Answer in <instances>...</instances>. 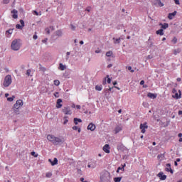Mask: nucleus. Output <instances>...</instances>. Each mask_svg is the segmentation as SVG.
Segmentation results:
<instances>
[{"mask_svg": "<svg viewBox=\"0 0 182 182\" xmlns=\"http://www.w3.org/2000/svg\"><path fill=\"white\" fill-rule=\"evenodd\" d=\"M47 139L49 140V141H51V143H53V144L55 146L63 144V143H65V139L56 137L53 135H48Z\"/></svg>", "mask_w": 182, "mask_h": 182, "instance_id": "f257e3e1", "label": "nucleus"}, {"mask_svg": "<svg viewBox=\"0 0 182 182\" xmlns=\"http://www.w3.org/2000/svg\"><path fill=\"white\" fill-rule=\"evenodd\" d=\"M21 39H14L11 44V49L14 51H18L21 49L22 46V43H21Z\"/></svg>", "mask_w": 182, "mask_h": 182, "instance_id": "f03ea898", "label": "nucleus"}, {"mask_svg": "<svg viewBox=\"0 0 182 182\" xmlns=\"http://www.w3.org/2000/svg\"><path fill=\"white\" fill-rule=\"evenodd\" d=\"M11 83H12V77L11 76V75H8L4 78L3 85L4 86V87H9Z\"/></svg>", "mask_w": 182, "mask_h": 182, "instance_id": "7ed1b4c3", "label": "nucleus"}, {"mask_svg": "<svg viewBox=\"0 0 182 182\" xmlns=\"http://www.w3.org/2000/svg\"><path fill=\"white\" fill-rule=\"evenodd\" d=\"M101 182H110V173L109 172H105L101 176Z\"/></svg>", "mask_w": 182, "mask_h": 182, "instance_id": "20e7f679", "label": "nucleus"}, {"mask_svg": "<svg viewBox=\"0 0 182 182\" xmlns=\"http://www.w3.org/2000/svg\"><path fill=\"white\" fill-rule=\"evenodd\" d=\"M23 106V101L22 100H18L14 105V109H19Z\"/></svg>", "mask_w": 182, "mask_h": 182, "instance_id": "39448f33", "label": "nucleus"}, {"mask_svg": "<svg viewBox=\"0 0 182 182\" xmlns=\"http://www.w3.org/2000/svg\"><path fill=\"white\" fill-rule=\"evenodd\" d=\"M62 112L65 114H72V110H70V107L68 106L63 107Z\"/></svg>", "mask_w": 182, "mask_h": 182, "instance_id": "423d86ee", "label": "nucleus"}, {"mask_svg": "<svg viewBox=\"0 0 182 182\" xmlns=\"http://www.w3.org/2000/svg\"><path fill=\"white\" fill-rule=\"evenodd\" d=\"M149 126H147V122H144V124H141L139 129L141 130V133H146V129H148Z\"/></svg>", "mask_w": 182, "mask_h": 182, "instance_id": "0eeeda50", "label": "nucleus"}, {"mask_svg": "<svg viewBox=\"0 0 182 182\" xmlns=\"http://www.w3.org/2000/svg\"><path fill=\"white\" fill-rule=\"evenodd\" d=\"M153 5H154L155 6H164V4L161 2V0H154Z\"/></svg>", "mask_w": 182, "mask_h": 182, "instance_id": "6e6552de", "label": "nucleus"}, {"mask_svg": "<svg viewBox=\"0 0 182 182\" xmlns=\"http://www.w3.org/2000/svg\"><path fill=\"white\" fill-rule=\"evenodd\" d=\"M87 130H90L91 132H95L96 130V125L93 123H90L87 126Z\"/></svg>", "mask_w": 182, "mask_h": 182, "instance_id": "1a4fd4ad", "label": "nucleus"}, {"mask_svg": "<svg viewBox=\"0 0 182 182\" xmlns=\"http://www.w3.org/2000/svg\"><path fill=\"white\" fill-rule=\"evenodd\" d=\"M54 33L55 36H58V38H62V36H63V31L62 30H57Z\"/></svg>", "mask_w": 182, "mask_h": 182, "instance_id": "9d476101", "label": "nucleus"}, {"mask_svg": "<svg viewBox=\"0 0 182 182\" xmlns=\"http://www.w3.org/2000/svg\"><path fill=\"white\" fill-rule=\"evenodd\" d=\"M166 171H169L171 172V174H173L174 171L173 169H171V164H166V168H165Z\"/></svg>", "mask_w": 182, "mask_h": 182, "instance_id": "9b49d317", "label": "nucleus"}, {"mask_svg": "<svg viewBox=\"0 0 182 182\" xmlns=\"http://www.w3.org/2000/svg\"><path fill=\"white\" fill-rule=\"evenodd\" d=\"M158 177L160 178V180H166V178H167V176L164 175L163 172H159L158 173Z\"/></svg>", "mask_w": 182, "mask_h": 182, "instance_id": "f8f14e48", "label": "nucleus"}, {"mask_svg": "<svg viewBox=\"0 0 182 182\" xmlns=\"http://www.w3.org/2000/svg\"><path fill=\"white\" fill-rule=\"evenodd\" d=\"M103 150L105 153H110V146H109V144H105L104 146H103Z\"/></svg>", "mask_w": 182, "mask_h": 182, "instance_id": "ddd939ff", "label": "nucleus"}, {"mask_svg": "<svg viewBox=\"0 0 182 182\" xmlns=\"http://www.w3.org/2000/svg\"><path fill=\"white\" fill-rule=\"evenodd\" d=\"M11 14H13L12 18H14V19H18V11L14 9L11 11Z\"/></svg>", "mask_w": 182, "mask_h": 182, "instance_id": "4468645a", "label": "nucleus"}, {"mask_svg": "<svg viewBox=\"0 0 182 182\" xmlns=\"http://www.w3.org/2000/svg\"><path fill=\"white\" fill-rule=\"evenodd\" d=\"M49 163H50L51 166H56L58 164V159L54 158L53 161H52V159H48Z\"/></svg>", "mask_w": 182, "mask_h": 182, "instance_id": "2eb2a0df", "label": "nucleus"}, {"mask_svg": "<svg viewBox=\"0 0 182 182\" xmlns=\"http://www.w3.org/2000/svg\"><path fill=\"white\" fill-rule=\"evenodd\" d=\"M62 99H58L57 100V102H56V107L57 109H60V107H62Z\"/></svg>", "mask_w": 182, "mask_h": 182, "instance_id": "dca6fc26", "label": "nucleus"}, {"mask_svg": "<svg viewBox=\"0 0 182 182\" xmlns=\"http://www.w3.org/2000/svg\"><path fill=\"white\" fill-rule=\"evenodd\" d=\"M147 97H149L150 99H156V97H157V95L149 92L147 94Z\"/></svg>", "mask_w": 182, "mask_h": 182, "instance_id": "f3484780", "label": "nucleus"}, {"mask_svg": "<svg viewBox=\"0 0 182 182\" xmlns=\"http://www.w3.org/2000/svg\"><path fill=\"white\" fill-rule=\"evenodd\" d=\"M175 15H177V11H173V13L168 14V19H173V17Z\"/></svg>", "mask_w": 182, "mask_h": 182, "instance_id": "a211bd4d", "label": "nucleus"}, {"mask_svg": "<svg viewBox=\"0 0 182 182\" xmlns=\"http://www.w3.org/2000/svg\"><path fill=\"white\" fill-rule=\"evenodd\" d=\"M159 25L161 26L162 29H167V28H168V23H164V24L160 23Z\"/></svg>", "mask_w": 182, "mask_h": 182, "instance_id": "6ab92c4d", "label": "nucleus"}, {"mask_svg": "<svg viewBox=\"0 0 182 182\" xmlns=\"http://www.w3.org/2000/svg\"><path fill=\"white\" fill-rule=\"evenodd\" d=\"M156 35H160V36H163V35H164L163 28L156 31Z\"/></svg>", "mask_w": 182, "mask_h": 182, "instance_id": "aec40b11", "label": "nucleus"}, {"mask_svg": "<svg viewBox=\"0 0 182 182\" xmlns=\"http://www.w3.org/2000/svg\"><path fill=\"white\" fill-rule=\"evenodd\" d=\"M74 123L75 125H77L78 123H82V119L79 118H74Z\"/></svg>", "mask_w": 182, "mask_h": 182, "instance_id": "412c9836", "label": "nucleus"}, {"mask_svg": "<svg viewBox=\"0 0 182 182\" xmlns=\"http://www.w3.org/2000/svg\"><path fill=\"white\" fill-rule=\"evenodd\" d=\"M117 150H120L121 151H123V150H124V146L122 144H119L117 146Z\"/></svg>", "mask_w": 182, "mask_h": 182, "instance_id": "4be33fe9", "label": "nucleus"}, {"mask_svg": "<svg viewBox=\"0 0 182 182\" xmlns=\"http://www.w3.org/2000/svg\"><path fill=\"white\" fill-rule=\"evenodd\" d=\"M59 69L60 70H65L66 69V65H63V63H60Z\"/></svg>", "mask_w": 182, "mask_h": 182, "instance_id": "5701e85b", "label": "nucleus"}, {"mask_svg": "<svg viewBox=\"0 0 182 182\" xmlns=\"http://www.w3.org/2000/svg\"><path fill=\"white\" fill-rule=\"evenodd\" d=\"M102 89H103V86H102V85H96L95 86V90H97L98 92L102 91Z\"/></svg>", "mask_w": 182, "mask_h": 182, "instance_id": "b1692460", "label": "nucleus"}, {"mask_svg": "<svg viewBox=\"0 0 182 182\" xmlns=\"http://www.w3.org/2000/svg\"><path fill=\"white\" fill-rule=\"evenodd\" d=\"M119 132H122V127H120V126H117L115 128L116 134H117V133H119Z\"/></svg>", "mask_w": 182, "mask_h": 182, "instance_id": "393cba45", "label": "nucleus"}, {"mask_svg": "<svg viewBox=\"0 0 182 182\" xmlns=\"http://www.w3.org/2000/svg\"><path fill=\"white\" fill-rule=\"evenodd\" d=\"M163 159H164V154H161L158 155V159L160 160V161H161V160H163Z\"/></svg>", "mask_w": 182, "mask_h": 182, "instance_id": "a878e982", "label": "nucleus"}, {"mask_svg": "<svg viewBox=\"0 0 182 182\" xmlns=\"http://www.w3.org/2000/svg\"><path fill=\"white\" fill-rule=\"evenodd\" d=\"M122 38H117L116 39V38H113V41H114V43H120V40H121Z\"/></svg>", "mask_w": 182, "mask_h": 182, "instance_id": "bb28decb", "label": "nucleus"}, {"mask_svg": "<svg viewBox=\"0 0 182 182\" xmlns=\"http://www.w3.org/2000/svg\"><path fill=\"white\" fill-rule=\"evenodd\" d=\"M73 130H77L78 133H80L81 129L77 126L73 127Z\"/></svg>", "mask_w": 182, "mask_h": 182, "instance_id": "cd10ccee", "label": "nucleus"}, {"mask_svg": "<svg viewBox=\"0 0 182 182\" xmlns=\"http://www.w3.org/2000/svg\"><path fill=\"white\" fill-rule=\"evenodd\" d=\"M181 52V50L180 48L176 49L173 50V54L177 55L178 53H180Z\"/></svg>", "mask_w": 182, "mask_h": 182, "instance_id": "c85d7f7f", "label": "nucleus"}, {"mask_svg": "<svg viewBox=\"0 0 182 182\" xmlns=\"http://www.w3.org/2000/svg\"><path fill=\"white\" fill-rule=\"evenodd\" d=\"M114 182H120L122 181V177H116L114 178Z\"/></svg>", "mask_w": 182, "mask_h": 182, "instance_id": "c756f323", "label": "nucleus"}, {"mask_svg": "<svg viewBox=\"0 0 182 182\" xmlns=\"http://www.w3.org/2000/svg\"><path fill=\"white\" fill-rule=\"evenodd\" d=\"M40 70H41L42 72H46V68L45 67H43L42 65L40 64V68H39Z\"/></svg>", "mask_w": 182, "mask_h": 182, "instance_id": "7c9ffc66", "label": "nucleus"}, {"mask_svg": "<svg viewBox=\"0 0 182 182\" xmlns=\"http://www.w3.org/2000/svg\"><path fill=\"white\" fill-rule=\"evenodd\" d=\"M14 99H15V95H13L11 97H8V102H14Z\"/></svg>", "mask_w": 182, "mask_h": 182, "instance_id": "2f4dec72", "label": "nucleus"}, {"mask_svg": "<svg viewBox=\"0 0 182 182\" xmlns=\"http://www.w3.org/2000/svg\"><path fill=\"white\" fill-rule=\"evenodd\" d=\"M33 15H36V16H41V15H42V14L41 13V11L38 13V11H33Z\"/></svg>", "mask_w": 182, "mask_h": 182, "instance_id": "473e14b6", "label": "nucleus"}, {"mask_svg": "<svg viewBox=\"0 0 182 182\" xmlns=\"http://www.w3.org/2000/svg\"><path fill=\"white\" fill-rule=\"evenodd\" d=\"M54 85L55 86H59V85H60V82L58 80H54Z\"/></svg>", "mask_w": 182, "mask_h": 182, "instance_id": "72a5a7b5", "label": "nucleus"}, {"mask_svg": "<svg viewBox=\"0 0 182 182\" xmlns=\"http://www.w3.org/2000/svg\"><path fill=\"white\" fill-rule=\"evenodd\" d=\"M112 55H113L112 51H108V52L106 53V56H107L108 58L112 56Z\"/></svg>", "mask_w": 182, "mask_h": 182, "instance_id": "f704fd0d", "label": "nucleus"}, {"mask_svg": "<svg viewBox=\"0 0 182 182\" xmlns=\"http://www.w3.org/2000/svg\"><path fill=\"white\" fill-rule=\"evenodd\" d=\"M151 38L149 37V40H148V45H149L150 48H151V46H153V42L151 41Z\"/></svg>", "mask_w": 182, "mask_h": 182, "instance_id": "c9c22d12", "label": "nucleus"}, {"mask_svg": "<svg viewBox=\"0 0 182 182\" xmlns=\"http://www.w3.org/2000/svg\"><path fill=\"white\" fill-rule=\"evenodd\" d=\"M124 167H126V164L122 165V167H118V170H122V171H124Z\"/></svg>", "mask_w": 182, "mask_h": 182, "instance_id": "e433bc0d", "label": "nucleus"}, {"mask_svg": "<svg viewBox=\"0 0 182 182\" xmlns=\"http://www.w3.org/2000/svg\"><path fill=\"white\" fill-rule=\"evenodd\" d=\"M14 112L15 114H19V109L14 108Z\"/></svg>", "mask_w": 182, "mask_h": 182, "instance_id": "4c0bfd02", "label": "nucleus"}, {"mask_svg": "<svg viewBox=\"0 0 182 182\" xmlns=\"http://www.w3.org/2000/svg\"><path fill=\"white\" fill-rule=\"evenodd\" d=\"M70 29L71 31H76V26L73 24H70Z\"/></svg>", "mask_w": 182, "mask_h": 182, "instance_id": "58836bf2", "label": "nucleus"}, {"mask_svg": "<svg viewBox=\"0 0 182 182\" xmlns=\"http://www.w3.org/2000/svg\"><path fill=\"white\" fill-rule=\"evenodd\" d=\"M46 177H47L48 178H50V177H52V173L48 172L46 173Z\"/></svg>", "mask_w": 182, "mask_h": 182, "instance_id": "ea45409f", "label": "nucleus"}, {"mask_svg": "<svg viewBox=\"0 0 182 182\" xmlns=\"http://www.w3.org/2000/svg\"><path fill=\"white\" fill-rule=\"evenodd\" d=\"M13 31H14V29H9L6 31V33H9V35H12Z\"/></svg>", "mask_w": 182, "mask_h": 182, "instance_id": "a19ab883", "label": "nucleus"}, {"mask_svg": "<svg viewBox=\"0 0 182 182\" xmlns=\"http://www.w3.org/2000/svg\"><path fill=\"white\" fill-rule=\"evenodd\" d=\"M173 97H176V99H181V96L178 95V93H176L175 96Z\"/></svg>", "mask_w": 182, "mask_h": 182, "instance_id": "79ce46f5", "label": "nucleus"}, {"mask_svg": "<svg viewBox=\"0 0 182 182\" xmlns=\"http://www.w3.org/2000/svg\"><path fill=\"white\" fill-rule=\"evenodd\" d=\"M172 42H173V45H176V43H177V38L174 37L172 39Z\"/></svg>", "mask_w": 182, "mask_h": 182, "instance_id": "37998d69", "label": "nucleus"}, {"mask_svg": "<svg viewBox=\"0 0 182 182\" xmlns=\"http://www.w3.org/2000/svg\"><path fill=\"white\" fill-rule=\"evenodd\" d=\"M31 72H32V70L31 69L27 70V71H26L27 76H31Z\"/></svg>", "mask_w": 182, "mask_h": 182, "instance_id": "c03bdc74", "label": "nucleus"}, {"mask_svg": "<svg viewBox=\"0 0 182 182\" xmlns=\"http://www.w3.org/2000/svg\"><path fill=\"white\" fill-rule=\"evenodd\" d=\"M46 32L47 35H50V29L49 28H46Z\"/></svg>", "mask_w": 182, "mask_h": 182, "instance_id": "a18cd8bd", "label": "nucleus"}, {"mask_svg": "<svg viewBox=\"0 0 182 182\" xmlns=\"http://www.w3.org/2000/svg\"><path fill=\"white\" fill-rule=\"evenodd\" d=\"M31 156H33L34 157H38V154H36L35 151H32L31 153Z\"/></svg>", "mask_w": 182, "mask_h": 182, "instance_id": "49530a36", "label": "nucleus"}, {"mask_svg": "<svg viewBox=\"0 0 182 182\" xmlns=\"http://www.w3.org/2000/svg\"><path fill=\"white\" fill-rule=\"evenodd\" d=\"M16 28L17 29H22V28H23V27H22V26H21L20 24H16Z\"/></svg>", "mask_w": 182, "mask_h": 182, "instance_id": "de8ad7c7", "label": "nucleus"}, {"mask_svg": "<svg viewBox=\"0 0 182 182\" xmlns=\"http://www.w3.org/2000/svg\"><path fill=\"white\" fill-rule=\"evenodd\" d=\"M20 23L23 28L25 26V21H23V20H20Z\"/></svg>", "mask_w": 182, "mask_h": 182, "instance_id": "09e8293b", "label": "nucleus"}, {"mask_svg": "<svg viewBox=\"0 0 182 182\" xmlns=\"http://www.w3.org/2000/svg\"><path fill=\"white\" fill-rule=\"evenodd\" d=\"M128 70H130V72H131L132 73H134V70L132 69V66H129V67H128Z\"/></svg>", "mask_w": 182, "mask_h": 182, "instance_id": "8fccbe9b", "label": "nucleus"}, {"mask_svg": "<svg viewBox=\"0 0 182 182\" xmlns=\"http://www.w3.org/2000/svg\"><path fill=\"white\" fill-rule=\"evenodd\" d=\"M48 29H50V31H55V27H53V26H51L49 27Z\"/></svg>", "mask_w": 182, "mask_h": 182, "instance_id": "3c124183", "label": "nucleus"}, {"mask_svg": "<svg viewBox=\"0 0 182 182\" xmlns=\"http://www.w3.org/2000/svg\"><path fill=\"white\" fill-rule=\"evenodd\" d=\"M176 5H180V0H174Z\"/></svg>", "mask_w": 182, "mask_h": 182, "instance_id": "603ef678", "label": "nucleus"}, {"mask_svg": "<svg viewBox=\"0 0 182 182\" xmlns=\"http://www.w3.org/2000/svg\"><path fill=\"white\" fill-rule=\"evenodd\" d=\"M3 4H9V0H3Z\"/></svg>", "mask_w": 182, "mask_h": 182, "instance_id": "864d4df0", "label": "nucleus"}, {"mask_svg": "<svg viewBox=\"0 0 182 182\" xmlns=\"http://www.w3.org/2000/svg\"><path fill=\"white\" fill-rule=\"evenodd\" d=\"M55 97H59V92L54 93Z\"/></svg>", "mask_w": 182, "mask_h": 182, "instance_id": "5fc2aeb1", "label": "nucleus"}, {"mask_svg": "<svg viewBox=\"0 0 182 182\" xmlns=\"http://www.w3.org/2000/svg\"><path fill=\"white\" fill-rule=\"evenodd\" d=\"M43 43H46L48 42V38H46L42 41Z\"/></svg>", "mask_w": 182, "mask_h": 182, "instance_id": "6e6d98bb", "label": "nucleus"}, {"mask_svg": "<svg viewBox=\"0 0 182 182\" xmlns=\"http://www.w3.org/2000/svg\"><path fill=\"white\" fill-rule=\"evenodd\" d=\"M33 39H38V36L36 34H35L33 36Z\"/></svg>", "mask_w": 182, "mask_h": 182, "instance_id": "4d7b16f0", "label": "nucleus"}, {"mask_svg": "<svg viewBox=\"0 0 182 182\" xmlns=\"http://www.w3.org/2000/svg\"><path fill=\"white\" fill-rule=\"evenodd\" d=\"M107 81H106V77L105 78V80L102 81V85H106Z\"/></svg>", "mask_w": 182, "mask_h": 182, "instance_id": "13d9d810", "label": "nucleus"}, {"mask_svg": "<svg viewBox=\"0 0 182 182\" xmlns=\"http://www.w3.org/2000/svg\"><path fill=\"white\" fill-rule=\"evenodd\" d=\"M107 83H109V84L112 83V79L108 78L107 79Z\"/></svg>", "mask_w": 182, "mask_h": 182, "instance_id": "bf43d9fd", "label": "nucleus"}, {"mask_svg": "<svg viewBox=\"0 0 182 182\" xmlns=\"http://www.w3.org/2000/svg\"><path fill=\"white\" fill-rule=\"evenodd\" d=\"M90 6L87 7L85 11H87V12H90Z\"/></svg>", "mask_w": 182, "mask_h": 182, "instance_id": "052dcab7", "label": "nucleus"}, {"mask_svg": "<svg viewBox=\"0 0 182 182\" xmlns=\"http://www.w3.org/2000/svg\"><path fill=\"white\" fill-rule=\"evenodd\" d=\"M147 59H153V55H148Z\"/></svg>", "mask_w": 182, "mask_h": 182, "instance_id": "680f3d73", "label": "nucleus"}, {"mask_svg": "<svg viewBox=\"0 0 182 182\" xmlns=\"http://www.w3.org/2000/svg\"><path fill=\"white\" fill-rule=\"evenodd\" d=\"M140 85H141V86H143V85H144V80H141V81L140 82Z\"/></svg>", "mask_w": 182, "mask_h": 182, "instance_id": "e2e57ef3", "label": "nucleus"}, {"mask_svg": "<svg viewBox=\"0 0 182 182\" xmlns=\"http://www.w3.org/2000/svg\"><path fill=\"white\" fill-rule=\"evenodd\" d=\"M68 122H69V120L65 119V121H64V122H63V124H66Z\"/></svg>", "mask_w": 182, "mask_h": 182, "instance_id": "0e129e2a", "label": "nucleus"}, {"mask_svg": "<svg viewBox=\"0 0 182 182\" xmlns=\"http://www.w3.org/2000/svg\"><path fill=\"white\" fill-rule=\"evenodd\" d=\"M176 80H177V82H181V78L178 77V78L176 79Z\"/></svg>", "mask_w": 182, "mask_h": 182, "instance_id": "69168bd1", "label": "nucleus"}, {"mask_svg": "<svg viewBox=\"0 0 182 182\" xmlns=\"http://www.w3.org/2000/svg\"><path fill=\"white\" fill-rule=\"evenodd\" d=\"M178 136L181 139V137H182V134H181V133H179V134H178Z\"/></svg>", "mask_w": 182, "mask_h": 182, "instance_id": "338daca9", "label": "nucleus"}, {"mask_svg": "<svg viewBox=\"0 0 182 182\" xmlns=\"http://www.w3.org/2000/svg\"><path fill=\"white\" fill-rule=\"evenodd\" d=\"M112 66H113V65L109 64V65H107V68H112Z\"/></svg>", "mask_w": 182, "mask_h": 182, "instance_id": "774afa93", "label": "nucleus"}]
</instances>
